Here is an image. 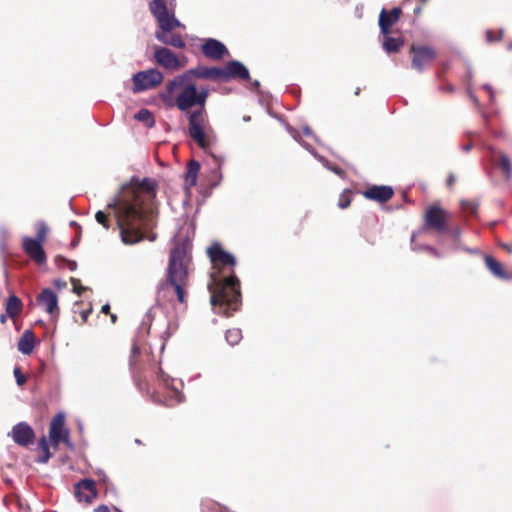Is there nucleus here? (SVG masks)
I'll list each match as a JSON object with an SVG mask.
<instances>
[{"label": "nucleus", "instance_id": "obj_1", "mask_svg": "<svg viewBox=\"0 0 512 512\" xmlns=\"http://www.w3.org/2000/svg\"><path fill=\"white\" fill-rule=\"evenodd\" d=\"M138 198V191H136L134 202L125 201L118 207L120 237L126 245L136 244L144 238L142 227L147 225L148 211L138 201Z\"/></svg>", "mask_w": 512, "mask_h": 512}, {"label": "nucleus", "instance_id": "obj_2", "mask_svg": "<svg viewBox=\"0 0 512 512\" xmlns=\"http://www.w3.org/2000/svg\"><path fill=\"white\" fill-rule=\"evenodd\" d=\"M210 303L215 312L230 316L241 304L240 282L235 275L225 278L212 277L208 283Z\"/></svg>", "mask_w": 512, "mask_h": 512}, {"label": "nucleus", "instance_id": "obj_3", "mask_svg": "<svg viewBox=\"0 0 512 512\" xmlns=\"http://www.w3.org/2000/svg\"><path fill=\"white\" fill-rule=\"evenodd\" d=\"M209 96V89L205 86L197 88V99L199 109L187 114L189 136L199 145L200 148L207 150L211 143L204 131L205 104Z\"/></svg>", "mask_w": 512, "mask_h": 512}, {"label": "nucleus", "instance_id": "obj_4", "mask_svg": "<svg viewBox=\"0 0 512 512\" xmlns=\"http://www.w3.org/2000/svg\"><path fill=\"white\" fill-rule=\"evenodd\" d=\"M164 80L161 71L155 68L139 71L132 76L134 93L151 90L160 85Z\"/></svg>", "mask_w": 512, "mask_h": 512}, {"label": "nucleus", "instance_id": "obj_5", "mask_svg": "<svg viewBox=\"0 0 512 512\" xmlns=\"http://www.w3.org/2000/svg\"><path fill=\"white\" fill-rule=\"evenodd\" d=\"M188 249V243H177L171 249L167 275H188V268L186 264Z\"/></svg>", "mask_w": 512, "mask_h": 512}, {"label": "nucleus", "instance_id": "obj_6", "mask_svg": "<svg viewBox=\"0 0 512 512\" xmlns=\"http://www.w3.org/2000/svg\"><path fill=\"white\" fill-rule=\"evenodd\" d=\"M150 11L157 19L159 28L173 30L176 27H184L174 14L168 11L167 5L163 0H153L150 3Z\"/></svg>", "mask_w": 512, "mask_h": 512}, {"label": "nucleus", "instance_id": "obj_7", "mask_svg": "<svg viewBox=\"0 0 512 512\" xmlns=\"http://www.w3.org/2000/svg\"><path fill=\"white\" fill-rule=\"evenodd\" d=\"M446 214V211L439 206H430L425 213V226L419 232H414L411 235V243L413 244L418 234L424 232L427 228L434 229L437 232L445 231Z\"/></svg>", "mask_w": 512, "mask_h": 512}, {"label": "nucleus", "instance_id": "obj_8", "mask_svg": "<svg viewBox=\"0 0 512 512\" xmlns=\"http://www.w3.org/2000/svg\"><path fill=\"white\" fill-rule=\"evenodd\" d=\"M65 414L63 412L57 413L51 423L49 429V437L54 445H58L59 442H64L67 446L73 447L69 440V431L65 429Z\"/></svg>", "mask_w": 512, "mask_h": 512}, {"label": "nucleus", "instance_id": "obj_9", "mask_svg": "<svg viewBox=\"0 0 512 512\" xmlns=\"http://www.w3.org/2000/svg\"><path fill=\"white\" fill-rule=\"evenodd\" d=\"M410 52L413 53L412 68L422 72L426 64L430 63L436 56L435 50L429 46L412 45Z\"/></svg>", "mask_w": 512, "mask_h": 512}, {"label": "nucleus", "instance_id": "obj_10", "mask_svg": "<svg viewBox=\"0 0 512 512\" xmlns=\"http://www.w3.org/2000/svg\"><path fill=\"white\" fill-rule=\"evenodd\" d=\"M176 105L182 112L188 111L194 106H199L197 99V86L193 83L185 84L177 96Z\"/></svg>", "mask_w": 512, "mask_h": 512}, {"label": "nucleus", "instance_id": "obj_11", "mask_svg": "<svg viewBox=\"0 0 512 512\" xmlns=\"http://www.w3.org/2000/svg\"><path fill=\"white\" fill-rule=\"evenodd\" d=\"M153 57L159 66L167 70H178L182 66L176 54L166 47H155Z\"/></svg>", "mask_w": 512, "mask_h": 512}, {"label": "nucleus", "instance_id": "obj_12", "mask_svg": "<svg viewBox=\"0 0 512 512\" xmlns=\"http://www.w3.org/2000/svg\"><path fill=\"white\" fill-rule=\"evenodd\" d=\"M23 251L36 263L43 264L46 262L47 257L43 249V242L34 238L25 236L22 239Z\"/></svg>", "mask_w": 512, "mask_h": 512}, {"label": "nucleus", "instance_id": "obj_13", "mask_svg": "<svg viewBox=\"0 0 512 512\" xmlns=\"http://www.w3.org/2000/svg\"><path fill=\"white\" fill-rule=\"evenodd\" d=\"M37 304L50 315H59L58 296L50 288H45L37 296Z\"/></svg>", "mask_w": 512, "mask_h": 512}, {"label": "nucleus", "instance_id": "obj_14", "mask_svg": "<svg viewBox=\"0 0 512 512\" xmlns=\"http://www.w3.org/2000/svg\"><path fill=\"white\" fill-rule=\"evenodd\" d=\"M75 496L79 502L91 503L97 496L95 481L83 479L74 486Z\"/></svg>", "mask_w": 512, "mask_h": 512}, {"label": "nucleus", "instance_id": "obj_15", "mask_svg": "<svg viewBox=\"0 0 512 512\" xmlns=\"http://www.w3.org/2000/svg\"><path fill=\"white\" fill-rule=\"evenodd\" d=\"M201 51L207 58L215 60H219L228 54L226 46L221 41L214 38L205 39L204 43L201 45Z\"/></svg>", "mask_w": 512, "mask_h": 512}, {"label": "nucleus", "instance_id": "obj_16", "mask_svg": "<svg viewBox=\"0 0 512 512\" xmlns=\"http://www.w3.org/2000/svg\"><path fill=\"white\" fill-rule=\"evenodd\" d=\"M223 80L229 81L231 79L239 78L242 80H247L250 77L249 70L247 67L238 60L229 61L225 68H222Z\"/></svg>", "mask_w": 512, "mask_h": 512}, {"label": "nucleus", "instance_id": "obj_17", "mask_svg": "<svg viewBox=\"0 0 512 512\" xmlns=\"http://www.w3.org/2000/svg\"><path fill=\"white\" fill-rule=\"evenodd\" d=\"M11 434L14 442L21 446H28L31 444L35 436L33 429L25 422L16 424L13 427Z\"/></svg>", "mask_w": 512, "mask_h": 512}, {"label": "nucleus", "instance_id": "obj_18", "mask_svg": "<svg viewBox=\"0 0 512 512\" xmlns=\"http://www.w3.org/2000/svg\"><path fill=\"white\" fill-rule=\"evenodd\" d=\"M401 9L394 7L390 11L382 9L379 15V27L382 35H387L389 29L399 20Z\"/></svg>", "mask_w": 512, "mask_h": 512}, {"label": "nucleus", "instance_id": "obj_19", "mask_svg": "<svg viewBox=\"0 0 512 512\" xmlns=\"http://www.w3.org/2000/svg\"><path fill=\"white\" fill-rule=\"evenodd\" d=\"M159 380L167 387L168 391V399L166 400V405L172 406L174 404H178L183 402L184 395L181 391H179L177 388L172 387V383L174 382L173 379H170V377L164 373V371L160 368L159 374H158Z\"/></svg>", "mask_w": 512, "mask_h": 512}, {"label": "nucleus", "instance_id": "obj_20", "mask_svg": "<svg viewBox=\"0 0 512 512\" xmlns=\"http://www.w3.org/2000/svg\"><path fill=\"white\" fill-rule=\"evenodd\" d=\"M394 194L391 186H377L374 185L364 191L363 195L365 198L377 201L379 203L387 202Z\"/></svg>", "mask_w": 512, "mask_h": 512}, {"label": "nucleus", "instance_id": "obj_21", "mask_svg": "<svg viewBox=\"0 0 512 512\" xmlns=\"http://www.w3.org/2000/svg\"><path fill=\"white\" fill-rule=\"evenodd\" d=\"M172 30H166L165 28H158L155 32V38L163 43L164 45H169L175 48L183 49L186 47V43L183 40L182 36L179 34L171 33Z\"/></svg>", "mask_w": 512, "mask_h": 512}, {"label": "nucleus", "instance_id": "obj_22", "mask_svg": "<svg viewBox=\"0 0 512 512\" xmlns=\"http://www.w3.org/2000/svg\"><path fill=\"white\" fill-rule=\"evenodd\" d=\"M207 253L212 262H220L231 266L236 264V258L231 253L223 250L218 244L208 247Z\"/></svg>", "mask_w": 512, "mask_h": 512}, {"label": "nucleus", "instance_id": "obj_23", "mask_svg": "<svg viewBox=\"0 0 512 512\" xmlns=\"http://www.w3.org/2000/svg\"><path fill=\"white\" fill-rule=\"evenodd\" d=\"M188 74L189 76L193 75L199 79L223 80L224 72L220 67L198 66L188 70Z\"/></svg>", "mask_w": 512, "mask_h": 512}, {"label": "nucleus", "instance_id": "obj_24", "mask_svg": "<svg viewBox=\"0 0 512 512\" xmlns=\"http://www.w3.org/2000/svg\"><path fill=\"white\" fill-rule=\"evenodd\" d=\"M188 275H167V282L171 285L177 295V299L180 303L184 302V289Z\"/></svg>", "mask_w": 512, "mask_h": 512}, {"label": "nucleus", "instance_id": "obj_25", "mask_svg": "<svg viewBox=\"0 0 512 512\" xmlns=\"http://www.w3.org/2000/svg\"><path fill=\"white\" fill-rule=\"evenodd\" d=\"M484 261L489 271L497 278L508 280L511 277L504 270L502 264L490 255H484Z\"/></svg>", "mask_w": 512, "mask_h": 512}, {"label": "nucleus", "instance_id": "obj_26", "mask_svg": "<svg viewBox=\"0 0 512 512\" xmlns=\"http://www.w3.org/2000/svg\"><path fill=\"white\" fill-rule=\"evenodd\" d=\"M131 183L138 190L145 191L148 194L149 198H153L156 195V186L157 183L155 180L145 177L143 179H139L137 177H133Z\"/></svg>", "mask_w": 512, "mask_h": 512}, {"label": "nucleus", "instance_id": "obj_27", "mask_svg": "<svg viewBox=\"0 0 512 512\" xmlns=\"http://www.w3.org/2000/svg\"><path fill=\"white\" fill-rule=\"evenodd\" d=\"M495 156L497 157V160L495 159L496 164L501 169L505 180L509 181L512 178V162L510 157L502 151H497Z\"/></svg>", "mask_w": 512, "mask_h": 512}, {"label": "nucleus", "instance_id": "obj_28", "mask_svg": "<svg viewBox=\"0 0 512 512\" xmlns=\"http://www.w3.org/2000/svg\"><path fill=\"white\" fill-rule=\"evenodd\" d=\"M34 333L32 330H25L18 342V350L24 354L29 355L34 348Z\"/></svg>", "mask_w": 512, "mask_h": 512}, {"label": "nucleus", "instance_id": "obj_29", "mask_svg": "<svg viewBox=\"0 0 512 512\" xmlns=\"http://www.w3.org/2000/svg\"><path fill=\"white\" fill-rule=\"evenodd\" d=\"M200 170V163L196 160L189 162L187 172L185 175V186L186 188L194 187L197 183V177Z\"/></svg>", "mask_w": 512, "mask_h": 512}, {"label": "nucleus", "instance_id": "obj_30", "mask_svg": "<svg viewBox=\"0 0 512 512\" xmlns=\"http://www.w3.org/2000/svg\"><path fill=\"white\" fill-rule=\"evenodd\" d=\"M189 78L188 71L182 75H178L174 77L172 80H169L165 86V92L162 94L163 98H166L174 93V91L179 87H184L185 81Z\"/></svg>", "mask_w": 512, "mask_h": 512}, {"label": "nucleus", "instance_id": "obj_31", "mask_svg": "<svg viewBox=\"0 0 512 512\" xmlns=\"http://www.w3.org/2000/svg\"><path fill=\"white\" fill-rule=\"evenodd\" d=\"M383 36L382 48L387 53L398 52L404 45V40L401 37H390L388 34Z\"/></svg>", "mask_w": 512, "mask_h": 512}, {"label": "nucleus", "instance_id": "obj_32", "mask_svg": "<svg viewBox=\"0 0 512 512\" xmlns=\"http://www.w3.org/2000/svg\"><path fill=\"white\" fill-rule=\"evenodd\" d=\"M23 304L21 299L16 295H10L6 302V313L9 317L14 318L22 311Z\"/></svg>", "mask_w": 512, "mask_h": 512}, {"label": "nucleus", "instance_id": "obj_33", "mask_svg": "<svg viewBox=\"0 0 512 512\" xmlns=\"http://www.w3.org/2000/svg\"><path fill=\"white\" fill-rule=\"evenodd\" d=\"M134 117L136 120L143 122L149 128H151L155 125V120H154L153 114L148 109H145V108L140 109L135 114Z\"/></svg>", "mask_w": 512, "mask_h": 512}, {"label": "nucleus", "instance_id": "obj_34", "mask_svg": "<svg viewBox=\"0 0 512 512\" xmlns=\"http://www.w3.org/2000/svg\"><path fill=\"white\" fill-rule=\"evenodd\" d=\"M226 341L234 346L238 344L242 339V332L239 328L228 329L225 334Z\"/></svg>", "mask_w": 512, "mask_h": 512}, {"label": "nucleus", "instance_id": "obj_35", "mask_svg": "<svg viewBox=\"0 0 512 512\" xmlns=\"http://www.w3.org/2000/svg\"><path fill=\"white\" fill-rule=\"evenodd\" d=\"M311 154L319 161L321 162L328 170L334 172L335 174L339 175L340 177H342L344 175V171L337 167V166H334V165H331L323 156L319 155L318 153H316L315 151H311Z\"/></svg>", "mask_w": 512, "mask_h": 512}, {"label": "nucleus", "instance_id": "obj_36", "mask_svg": "<svg viewBox=\"0 0 512 512\" xmlns=\"http://www.w3.org/2000/svg\"><path fill=\"white\" fill-rule=\"evenodd\" d=\"M285 127H286L287 132L293 137V139L295 141H297L300 145H302L310 153H311V151H314L308 143L300 140V134L295 128L291 127L288 124H286Z\"/></svg>", "mask_w": 512, "mask_h": 512}, {"label": "nucleus", "instance_id": "obj_37", "mask_svg": "<svg viewBox=\"0 0 512 512\" xmlns=\"http://www.w3.org/2000/svg\"><path fill=\"white\" fill-rule=\"evenodd\" d=\"M36 228H37V234L34 239L39 240L44 243L46 240L47 232H48V227H47L46 223L44 221H38L36 223Z\"/></svg>", "mask_w": 512, "mask_h": 512}, {"label": "nucleus", "instance_id": "obj_38", "mask_svg": "<svg viewBox=\"0 0 512 512\" xmlns=\"http://www.w3.org/2000/svg\"><path fill=\"white\" fill-rule=\"evenodd\" d=\"M150 324H151V317H150V313L148 312L142 320L141 326L138 329V334L142 335V336H144L145 334H148L149 330H150Z\"/></svg>", "mask_w": 512, "mask_h": 512}, {"label": "nucleus", "instance_id": "obj_39", "mask_svg": "<svg viewBox=\"0 0 512 512\" xmlns=\"http://www.w3.org/2000/svg\"><path fill=\"white\" fill-rule=\"evenodd\" d=\"M351 203L350 194L348 191H344L340 194L339 200H338V207L341 209L347 208Z\"/></svg>", "mask_w": 512, "mask_h": 512}, {"label": "nucleus", "instance_id": "obj_40", "mask_svg": "<svg viewBox=\"0 0 512 512\" xmlns=\"http://www.w3.org/2000/svg\"><path fill=\"white\" fill-rule=\"evenodd\" d=\"M412 249L415 250V251H418V250H425L427 251L428 253L436 256V257H439V253L437 252V250L432 247V246H429V245H413L412 246Z\"/></svg>", "mask_w": 512, "mask_h": 512}, {"label": "nucleus", "instance_id": "obj_41", "mask_svg": "<svg viewBox=\"0 0 512 512\" xmlns=\"http://www.w3.org/2000/svg\"><path fill=\"white\" fill-rule=\"evenodd\" d=\"M95 219H96V221L99 224L103 225V227L105 229H109V224H108V221H107V217H106V214L103 211H98L95 214Z\"/></svg>", "mask_w": 512, "mask_h": 512}, {"label": "nucleus", "instance_id": "obj_42", "mask_svg": "<svg viewBox=\"0 0 512 512\" xmlns=\"http://www.w3.org/2000/svg\"><path fill=\"white\" fill-rule=\"evenodd\" d=\"M13 373H14L17 385L18 386H23L24 383L26 382V377L22 374L20 368L16 367L14 369Z\"/></svg>", "mask_w": 512, "mask_h": 512}, {"label": "nucleus", "instance_id": "obj_43", "mask_svg": "<svg viewBox=\"0 0 512 512\" xmlns=\"http://www.w3.org/2000/svg\"><path fill=\"white\" fill-rule=\"evenodd\" d=\"M71 282H72V285H73V292L74 293H76L78 295H81V293L83 291L87 290V287L80 285V280L75 279V278H71Z\"/></svg>", "mask_w": 512, "mask_h": 512}, {"label": "nucleus", "instance_id": "obj_44", "mask_svg": "<svg viewBox=\"0 0 512 512\" xmlns=\"http://www.w3.org/2000/svg\"><path fill=\"white\" fill-rule=\"evenodd\" d=\"M450 237L455 240V241H458L460 239V236H461V230L459 227H456V228H453V229H450L448 231Z\"/></svg>", "mask_w": 512, "mask_h": 512}, {"label": "nucleus", "instance_id": "obj_45", "mask_svg": "<svg viewBox=\"0 0 512 512\" xmlns=\"http://www.w3.org/2000/svg\"><path fill=\"white\" fill-rule=\"evenodd\" d=\"M50 456H51L50 451H45V452H43V455L37 459V462L41 463V464H45L49 461Z\"/></svg>", "mask_w": 512, "mask_h": 512}, {"label": "nucleus", "instance_id": "obj_46", "mask_svg": "<svg viewBox=\"0 0 512 512\" xmlns=\"http://www.w3.org/2000/svg\"><path fill=\"white\" fill-rule=\"evenodd\" d=\"M39 447L40 449L45 452V451H49V445H48V442L46 440L45 437H42L39 441Z\"/></svg>", "mask_w": 512, "mask_h": 512}, {"label": "nucleus", "instance_id": "obj_47", "mask_svg": "<svg viewBox=\"0 0 512 512\" xmlns=\"http://www.w3.org/2000/svg\"><path fill=\"white\" fill-rule=\"evenodd\" d=\"M302 131H303V134H304V135H306V136H313V138L315 139V141H317V142L319 141V140H318V138H317V136H315V135L313 134V132H312V130L310 129V127H309V126H304V127H303V129H302Z\"/></svg>", "mask_w": 512, "mask_h": 512}, {"label": "nucleus", "instance_id": "obj_48", "mask_svg": "<svg viewBox=\"0 0 512 512\" xmlns=\"http://www.w3.org/2000/svg\"><path fill=\"white\" fill-rule=\"evenodd\" d=\"M455 249H462L468 253H471V254H477L479 253V250L478 249H472V248H468V247H462V246H456Z\"/></svg>", "mask_w": 512, "mask_h": 512}, {"label": "nucleus", "instance_id": "obj_49", "mask_svg": "<svg viewBox=\"0 0 512 512\" xmlns=\"http://www.w3.org/2000/svg\"><path fill=\"white\" fill-rule=\"evenodd\" d=\"M483 89L486 90L489 93L490 99L493 100V98H494V91H493V88L491 87V85L484 84L483 85Z\"/></svg>", "mask_w": 512, "mask_h": 512}, {"label": "nucleus", "instance_id": "obj_50", "mask_svg": "<svg viewBox=\"0 0 512 512\" xmlns=\"http://www.w3.org/2000/svg\"><path fill=\"white\" fill-rule=\"evenodd\" d=\"M214 173L217 175L218 177V181L216 183H214L212 186L215 187L219 184V182L221 181L222 179V175L220 173V164L218 165V167L215 169Z\"/></svg>", "mask_w": 512, "mask_h": 512}, {"label": "nucleus", "instance_id": "obj_51", "mask_svg": "<svg viewBox=\"0 0 512 512\" xmlns=\"http://www.w3.org/2000/svg\"><path fill=\"white\" fill-rule=\"evenodd\" d=\"M67 266H68V269H69L70 271H75V270H76V268H77V263H76V261L68 260V261H67Z\"/></svg>", "mask_w": 512, "mask_h": 512}, {"label": "nucleus", "instance_id": "obj_52", "mask_svg": "<svg viewBox=\"0 0 512 512\" xmlns=\"http://www.w3.org/2000/svg\"><path fill=\"white\" fill-rule=\"evenodd\" d=\"M94 512H110V511L106 505H100L97 508H95Z\"/></svg>", "mask_w": 512, "mask_h": 512}, {"label": "nucleus", "instance_id": "obj_53", "mask_svg": "<svg viewBox=\"0 0 512 512\" xmlns=\"http://www.w3.org/2000/svg\"><path fill=\"white\" fill-rule=\"evenodd\" d=\"M501 247L504 250H506L509 254H512V245H509V244H506V243H502Z\"/></svg>", "mask_w": 512, "mask_h": 512}, {"label": "nucleus", "instance_id": "obj_54", "mask_svg": "<svg viewBox=\"0 0 512 512\" xmlns=\"http://www.w3.org/2000/svg\"><path fill=\"white\" fill-rule=\"evenodd\" d=\"M132 356L137 355L140 353V349L137 344H133L131 349Z\"/></svg>", "mask_w": 512, "mask_h": 512}, {"label": "nucleus", "instance_id": "obj_55", "mask_svg": "<svg viewBox=\"0 0 512 512\" xmlns=\"http://www.w3.org/2000/svg\"><path fill=\"white\" fill-rule=\"evenodd\" d=\"M454 182H455V176H454L453 174H450V175L448 176V178H447V184H448L449 186H451V185H453V184H454Z\"/></svg>", "mask_w": 512, "mask_h": 512}, {"label": "nucleus", "instance_id": "obj_56", "mask_svg": "<svg viewBox=\"0 0 512 512\" xmlns=\"http://www.w3.org/2000/svg\"><path fill=\"white\" fill-rule=\"evenodd\" d=\"M473 145L471 143L465 144L462 146V150L464 152H469L472 149Z\"/></svg>", "mask_w": 512, "mask_h": 512}, {"label": "nucleus", "instance_id": "obj_57", "mask_svg": "<svg viewBox=\"0 0 512 512\" xmlns=\"http://www.w3.org/2000/svg\"><path fill=\"white\" fill-rule=\"evenodd\" d=\"M109 311H110L109 304H105V305L102 306V308H101V312L102 313L107 314V313H109Z\"/></svg>", "mask_w": 512, "mask_h": 512}, {"label": "nucleus", "instance_id": "obj_58", "mask_svg": "<svg viewBox=\"0 0 512 512\" xmlns=\"http://www.w3.org/2000/svg\"><path fill=\"white\" fill-rule=\"evenodd\" d=\"M486 39H487L488 42L494 41V37H493V34H492L491 31H487L486 32Z\"/></svg>", "mask_w": 512, "mask_h": 512}, {"label": "nucleus", "instance_id": "obj_59", "mask_svg": "<svg viewBox=\"0 0 512 512\" xmlns=\"http://www.w3.org/2000/svg\"><path fill=\"white\" fill-rule=\"evenodd\" d=\"M7 317H9V316L7 315V313H6V314H1V315H0V322H1L2 324L6 323V321H7Z\"/></svg>", "mask_w": 512, "mask_h": 512}, {"label": "nucleus", "instance_id": "obj_60", "mask_svg": "<svg viewBox=\"0 0 512 512\" xmlns=\"http://www.w3.org/2000/svg\"><path fill=\"white\" fill-rule=\"evenodd\" d=\"M70 226H71V227H75V228H77L78 230H80V229H81L80 225H79L76 221H71V222H70Z\"/></svg>", "mask_w": 512, "mask_h": 512}, {"label": "nucleus", "instance_id": "obj_61", "mask_svg": "<svg viewBox=\"0 0 512 512\" xmlns=\"http://www.w3.org/2000/svg\"><path fill=\"white\" fill-rule=\"evenodd\" d=\"M468 93H469V95H470L471 99L473 100V102H474L475 104H477V103H478V99H477V97H476L475 95H473V94H472V92H471L470 90L468 91Z\"/></svg>", "mask_w": 512, "mask_h": 512}, {"label": "nucleus", "instance_id": "obj_62", "mask_svg": "<svg viewBox=\"0 0 512 512\" xmlns=\"http://www.w3.org/2000/svg\"><path fill=\"white\" fill-rule=\"evenodd\" d=\"M472 77H473L472 70L470 68H468V70H467V78L468 79H472Z\"/></svg>", "mask_w": 512, "mask_h": 512}, {"label": "nucleus", "instance_id": "obj_63", "mask_svg": "<svg viewBox=\"0 0 512 512\" xmlns=\"http://www.w3.org/2000/svg\"><path fill=\"white\" fill-rule=\"evenodd\" d=\"M446 90H447L448 92H453V91L455 90V88H454V86L449 85V86L446 88Z\"/></svg>", "mask_w": 512, "mask_h": 512}, {"label": "nucleus", "instance_id": "obj_64", "mask_svg": "<svg viewBox=\"0 0 512 512\" xmlns=\"http://www.w3.org/2000/svg\"><path fill=\"white\" fill-rule=\"evenodd\" d=\"M250 120H251L250 116H248V115L243 116V121L244 122H249Z\"/></svg>", "mask_w": 512, "mask_h": 512}]
</instances>
